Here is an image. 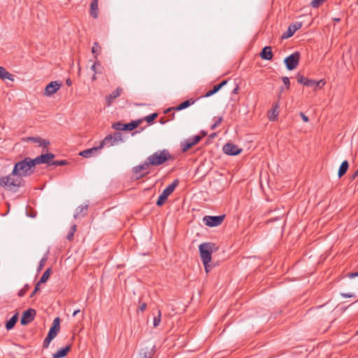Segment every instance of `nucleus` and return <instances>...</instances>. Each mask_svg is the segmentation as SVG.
Masks as SVG:
<instances>
[{"instance_id":"3","label":"nucleus","mask_w":358,"mask_h":358,"mask_svg":"<svg viewBox=\"0 0 358 358\" xmlns=\"http://www.w3.org/2000/svg\"><path fill=\"white\" fill-rule=\"evenodd\" d=\"M147 158L149 164L157 166L163 164L166 161L171 159L172 156L168 150L164 149L163 150H158L154 152Z\"/></svg>"},{"instance_id":"18","label":"nucleus","mask_w":358,"mask_h":358,"mask_svg":"<svg viewBox=\"0 0 358 358\" xmlns=\"http://www.w3.org/2000/svg\"><path fill=\"white\" fill-rule=\"evenodd\" d=\"M223 151L227 155H237L240 154L242 149L233 143H227L223 146Z\"/></svg>"},{"instance_id":"49","label":"nucleus","mask_w":358,"mask_h":358,"mask_svg":"<svg viewBox=\"0 0 358 358\" xmlns=\"http://www.w3.org/2000/svg\"><path fill=\"white\" fill-rule=\"evenodd\" d=\"M282 80L283 83L286 86V88L288 90L290 86V82H289V78L285 76V77H282Z\"/></svg>"},{"instance_id":"43","label":"nucleus","mask_w":358,"mask_h":358,"mask_svg":"<svg viewBox=\"0 0 358 358\" xmlns=\"http://www.w3.org/2000/svg\"><path fill=\"white\" fill-rule=\"evenodd\" d=\"M54 339L53 337L52 336H50L49 335H47V336L45 337V338L44 339V341H43V347L44 348H48L49 345H50V343Z\"/></svg>"},{"instance_id":"48","label":"nucleus","mask_w":358,"mask_h":358,"mask_svg":"<svg viewBox=\"0 0 358 358\" xmlns=\"http://www.w3.org/2000/svg\"><path fill=\"white\" fill-rule=\"evenodd\" d=\"M326 82L324 80H320L319 81H315V87H319V88H322L324 85H325Z\"/></svg>"},{"instance_id":"8","label":"nucleus","mask_w":358,"mask_h":358,"mask_svg":"<svg viewBox=\"0 0 358 358\" xmlns=\"http://www.w3.org/2000/svg\"><path fill=\"white\" fill-rule=\"evenodd\" d=\"M300 60L299 52H294L289 56L287 57L285 60V64L289 71H292L297 67Z\"/></svg>"},{"instance_id":"56","label":"nucleus","mask_w":358,"mask_h":358,"mask_svg":"<svg viewBox=\"0 0 358 358\" xmlns=\"http://www.w3.org/2000/svg\"><path fill=\"white\" fill-rule=\"evenodd\" d=\"M26 289H21L19 292H18V296L22 297L23 296L25 293H26Z\"/></svg>"},{"instance_id":"7","label":"nucleus","mask_w":358,"mask_h":358,"mask_svg":"<svg viewBox=\"0 0 358 358\" xmlns=\"http://www.w3.org/2000/svg\"><path fill=\"white\" fill-rule=\"evenodd\" d=\"M346 276L348 279L344 282V285L350 290H358V271L348 273Z\"/></svg>"},{"instance_id":"11","label":"nucleus","mask_w":358,"mask_h":358,"mask_svg":"<svg viewBox=\"0 0 358 358\" xmlns=\"http://www.w3.org/2000/svg\"><path fill=\"white\" fill-rule=\"evenodd\" d=\"M155 346L153 344L144 346L141 348L134 358H152L155 353Z\"/></svg>"},{"instance_id":"41","label":"nucleus","mask_w":358,"mask_h":358,"mask_svg":"<svg viewBox=\"0 0 358 358\" xmlns=\"http://www.w3.org/2000/svg\"><path fill=\"white\" fill-rule=\"evenodd\" d=\"M220 90L217 88V85H214L213 89L209 90L208 92H207L206 93L205 95L202 96L201 97H209L212 95H213L214 94L217 93Z\"/></svg>"},{"instance_id":"28","label":"nucleus","mask_w":358,"mask_h":358,"mask_svg":"<svg viewBox=\"0 0 358 358\" xmlns=\"http://www.w3.org/2000/svg\"><path fill=\"white\" fill-rule=\"evenodd\" d=\"M70 348H71V346L70 345H67V346H66L64 348H62L59 349L57 352L53 354V355H52L53 358H62V357H64L67 355L69 351L70 350Z\"/></svg>"},{"instance_id":"42","label":"nucleus","mask_w":358,"mask_h":358,"mask_svg":"<svg viewBox=\"0 0 358 358\" xmlns=\"http://www.w3.org/2000/svg\"><path fill=\"white\" fill-rule=\"evenodd\" d=\"M324 1L325 0H313L310 2V6L314 8H317L320 7L324 2Z\"/></svg>"},{"instance_id":"26","label":"nucleus","mask_w":358,"mask_h":358,"mask_svg":"<svg viewBox=\"0 0 358 358\" xmlns=\"http://www.w3.org/2000/svg\"><path fill=\"white\" fill-rule=\"evenodd\" d=\"M273 52L271 47L270 46H266L264 47L262 52H260V57L263 59L266 60H271L273 58Z\"/></svg>"},{"instance_id":"5","label":"nucleus","mask_w":358,"mask_h":358,"mask_svg":"<svg viewBox=\"0 0 358 358\" xmlns=\"http://www.w3.org/2000/svg\"><path fill=\"white\" fill-rule=\"evenodd\" d=\"M179 184V180L178 179L174 180L172 183L169 185L162 192V193L159 195L157 201V206H163L166 200L167 199L168 196L171 195L173 192L175 190L176 187Z\"/></svg>"},{"instance_id":"31","label":"nucleus","mask_w":358,"mask_h":358,"mask_svg":"<svg viewBox=\"0 0 358 358\" xmlns=\"http://www.w3.org/2000/svg\"><path fill=\"white\" fill-rule=\"evenodd\" d=\"M0 79L13 80V76L6 70L3 66H0Z\"/></svg>"},{"instance_id":"9","label":"nucleus","mask_w":358,"mask_h":358,"mask_svg":"<svg viewBox=\"0 0 358 358\" xmlns=\"http://www.w3.org/2000/svg\"><path fill=\"white\" fill-rule=\"evenodd\" d=\"M148 162V159L146 158V160L143 164L133 167V173L136 175L139 174L137 176L138 179L141 178L149 173V169L152 165L149 164Z\"/></svg>"},{"instance_id":"29","label":"nucleus","mask_w":358,"mask_h":358,"mask_svg":"<svg viewBox=\"0 0 358 358\" xmlns=\"http://www.w3.org/2000/svg\"><path fill=\"white\" fill-rule=\"evenodd\" d=\"M98 0H92L90 3V15L94 17H98Z\"/></svg>"},{"instance_id":"38","label":"nucleus","mask_w":358,"mask_h":358,"mask_svg":"<svg viewBox=\"0 0 358 358\" xmlns=\"http://www.w3.org/2000/svg\"><path fill=\"white\" fill-rule=\"evenodd\" d=\"M158 116V114L157 113H152L149 115H147L144 118H143V121L145 120L148 123L152 124L155 119Z\"/></svg>"},{"instance_id":"17","label":"nucleus","mask_w":358,"mask_h":358,"mask_svg":"<svg viewBox=\"0 0 358 358\" xmlns=\"http://www.w3.org/2000/svg\"><path fill=\"white\" fill-rule=\"evenodd\" d=\"M62 84L58 81L50 82L45 88L44 94L47 96H50L56 93L60 88Z\"/></svg>"},{"instance_id":"25","label":"nucleus","mask_w":358,"mask_h":358,"mask_svg":"<svg viewBox=\"0 0 358 358\" xmlns=\"http://www.w3.org/2000/svg\"><path fill=\"white\" fill-rule=\"evenodd\" d=\"M24 141H31L38 143L39 146L47 148L50 144L49 141L41 138V137H27L24 139Z\"/></svg>"},{"instance_id":"64","label":"nucleus","mask_w":358,"mask_h":358,"mask_svg":"<svg viewBox=\"0 0 358 358\" xmlns=\"http://www.w3.org/2000/svg\"><path fill=\"white\" fill-rule=\"evenodd\" d=\"M334 20L336 21V22H339L340 21V18H334Z\"/></svg>"},{"instance_id":"51","label":"nucleus","mask_w":358,"mask_h":358,"mask_svg":"<svg viewBox=\"0 0 358 358\" xmlns=\"http://www.w3.org/2000/svg\"><path fill=\"white\" fill-rule=\"evenodd\" d=\"M40 285L41 283H39L38 282L36 283L34 291L30 295V297H33L35 295V294L40 289Z\"/></svg>"},{"instance_id":"32","label":"nucleus","mask_w":358,"mask_h":358,"mask_svg":"<svg viewBox=\"0 0 358 358\" xmlns=\"http://www.w3.org/2000/svg\"><path fill=\"white\" fill-rule=\"evenodd\" d=\"M349 167V164L347 160L343 161L338 169V176L339 178H341L343 175L345 174Z\"/></svg>"},{"instance_id":"21","label":"nucleus","mask_w":358,"mask_h":358,"mask_svg":"<svg viewBox=\"0 0 358 358\" xmlns=\"http://www.w3.org/2000/svg\"><path fill=\"white\" fill-rule=\"evenodd\" d=\"M88 208H89L88 203L78 206L76 209L75 213L73 215V217L75 219H77L79 217H85L87 214Z\"/></svg>"},{"instance_id":"35","label":"nucleus","mask_w":358,"mask_h":358,"mask_svg":"<svg viewBox=\"0 0 358 358\" xmlns=\"http://www.w3.org/2000/svg\"><path fill=\"white\" fill-rule=\"evenodd\" d=\"M51 269L49 268H48L44 273L42 275L40 280L38 281L39 283H45L49 278L50 274Z\"/></svg>"},{"instance_id":"55","label":"nucleus","mask_w":358,"mask_h":358,"mask_svg":"<svg viewBox=\"0 0 358 358\" xmlns=\"http://www.w3.org/2000/svg\"><path fill=\"white\" fill-rule=\"evenodd\" d=\"M300 116L301 117L302 120H303V122H308L309 119L308 117L302 112L300 113Z\"/></svg>"},{"instance_id":"37","label":"nucleus","mask_w":358,"mask_h":358,"mask_svg":"<svg viewBox=\"0 0 358 358\" xmlns=\"http://www.w3.org/2000/svg\"><path fill=\"white\" fill-rule=\"evenodd\" d=\"M76 230H77V225L76 224H73L71 226V227L70 228L69 231L68 233V235L66 236V238L69 241H71L73 239L74 234L76 231Z\"/></svg>"},{"instance_id":"57","label":"nucleus","mask_w":358,"mask_h":358,"mask_svg":"<svg viewBox=\"0 0 358 358\" xmlns=\"http://www.w3.org/2000/svg\"><path fill=\"white\" fill-rule=\"evenodd\" d=\"M358 176V169L354 173V174L352 176V179L354 180Z\"/></svg>"},{"instance_id":"34","label":"nucleus","mask_w":358,"mask_h":358,"mask_svg":"<svg viewBox=\"0 0 358 358\" xmlns=\"http://www.w3.org/2000/svg\"><path fill=\"white\" fill-rule=\"evenodd\" d=\"M27 159L33 169H34L36 165L41 164L40 156H38L34 159H31L27 157Z\"/></svg>"},{"instance_id":"10","label":"nucleus","mask_w":358,"mask_h":358,"mask_svg":"<svg viewBox=\"0 0 358 358\" xmlns=\"http://www.w3.org/2000/svg\"><path fill=\"white\" fill-rule=\"evenodd\" d=\"M224 215L218 216L206 215L203 217V221L207 226L213 227L220 225L224 221Z\"/></svg>"},{"instance_id":"22","label":"nucleus","mask_w":358,"mask_h":358,"mask_svg":"<svg viewBox=\"0 0 358 358\" xmlns=\"http://www.w3.org/2000/svg\"><path fill=\"white\" fill-rule=\"evenodd\" d=\"M297 82L307 87H314L315 84V80L309 79L300 73L297 75Z\"/></svg>"},{"instance_id":"53","label":"nucleus","mask_w":358,"mask_h":358,"mask_svg":"<svg viewBox=\"0 0 358 358\" xmlns=\"http://www.w3.org/2000/svg\"><path fill=\"white\" fill-rule=\"evenodd\" d=\"M203 266L206 273H209L212 269V265L210 264V262H207L206 264H203Z\"/></svg>"},{"instance_id":"45","label":"nucleus","mask_w":358,"mask_h":358,"mask_svg":"<svg viewBox=\"0 0 358 358\" xmlns=\"http://www.w3.org/2000/svg\"><path fill=\"white\" fill-rule=\"evenodd\" d=\"M68 162L66 160H57L52 162L50 165H54V166H64L67 164Z\"/></svg>"},{"instance_id":"15","label":"nucleus","mask_w":358,"mask_h":358,"mask_svg":"<svg viewBox=\"0 0 358 358\" xmlns=\"http://www.w3.org/2000/svg\"><path fill=\"white\" fill-rule=\"evenodd\" d=\"M301 27H302L301 22H295L291 24L288 27L287 30L282 34L281 38L287 39V38L292 36L297 30H299L301 28Z\"/></svg>"},{"instance_id":"2","label":"nucleus","mask_w":358,"mask_h":358,"mask_svg":"<svg viewBox=\"0 0 358 358\" xmlns=\"http://www.w3.org/2000/svg\"><path fill=\"white\" fill-rule=\"evenodd\" d=\"M199 250L200 257L203 264L210 262L212 254L217 250V247L215 243L210 242L203 243L199 245Z\"/></svg>"},{"instance_id":"13","label":"nucleus","mask_w":358,"mask_h":358,"mask_svg":"<svg viewBox=\"0 0 358 358\" xmlns=\"http://www.w3.org/2000/svg\"><path fill=\"white\" fill-rule=\"evenodd\" d=\"M201 139V137L199 135L194 136L193 137L189 138L183 142H181L180 147L183 152H187L192 146L198 143Z\"/></svg>"},{"instance_id":"12","label":"nucleus","mask_w":358,"mask_h":358,"mask_svg":"<svg viewBox=\"0 0 358 358\" xmlns=\"http://www.w3.org/2000/svg\"><path fill=\"white\" fill-rule=\"evenodd\" d=\"M155 346L153 344L144 346L141 348L134 358H152L155 353Z\"/></svg>"},{"instance_id":"4","label":"nucleus","mask_w":358,"mask_h":358,"mask_svg":"<svg viewBox=\"0 0 358 358\" xmlns=\"http://www.w3.org/2000/svg\"><path fill=\"white\" fill-rule=\"evenodd\" d=\"M13 170L14 173H17L22 178V177L31 176L34 171V169L31 168L27 157H25L15 163Z\"/></svg>"},{"instance_id":"24","label":"nucleus","mask_w":358,"mask_h":358,"mask_svg":"<svg viewBox=\"0 0 358 358\" xmlns=\"http://www.w3.org/2000/svg\"><path fill=\"white\" fill-rule=\"evenodd\" d=\"M122 91V89L119 87L115 90H114L111 94H110L108 96H106V101L107 102L108 106H110L112 103L114 101V100L120 95Z\"/></svg>"},{"instance_id":"20","label":"nucleus","mask_w":358,"mask_h":358,"mask_svg":"<svg viewBox=\"0 0 358 358\" xmlns=\"http://www.w3.org/2000/svg\"><path fill=\"white\" fill-rule=\"evenodd\" d=\"M60 330V319L57 317L54 319L52 325L50 327L48 335L53 337L54 338L57 336Z\"/></svg>"},{"instance_id":"40","label":"nucleus","mask_w":358,"mask_h":358,"mask_svg":"<svg viewBox=\"0 0 358 358\" xmlns=\"http://www.w3.org/2000/svg\"><path fill=\"white\" fill-rule=\"evenodd\" d=\"M124 125L125 124L122 123L121 122H117L112 124V128L117 131H124Z\"/></svg>"},{"instance_id":"14","label":"nucleus","mask_w":358,"mask_h":358,"mask_svg":"<svg viewBox=\"0 0 358 358\" xmlns=\"http://www.w3.org/2000/svg\"><path fill=\"white\" fill-rule=\"evenodd\" d=\"M36 315V311L34 309L29 308L26 310L21 317L20 323L22 325H27L31 322Z\"/></svg>"},{"instance_id":"50","label":"nucleus","mask_w":358,"mask_h":358,"mask_svg":"<svg viewBox=\"0 0 358 358\" xmlns=\"http://www.w3.org/2000/svg\"><path fill=\"white\" fill-rule=\"evenodd\" d=\"M341 295L343 298H352L355 297V295L352 292H347V293H341Z\"/></svg>"},{"instance_id":"58","label":"nucleus","mask_w":358,"mask_h":358,"mask_svg":"<svg viewBox=\"0 0 358 358\" xmlns=\"http://www.w3.org/2000/svg\"><path fill=\"white\" fill-rule=\"evenodd\" d=\"M66 84L68 86H71V85H72L71 80L70 78L66 79Z\"/></svg>"},{"instance_id":"61","label":"nucleus","mask_w":358,"mask_h":358,"mask_svg":"<svg viewBox=\"0 0 358 358\" xmlns=\"http://www.w3.org/2000/svg\"><path fill=\"white\" fill-rule=\"evenodd\" d=\"M160 123L161 124H164L166 121L164 120L163 118H161L160 120H159Z\"/></svg>"},{"instance_id":"52","label":"nucleus","mask_w":358,"mask_h":358,"mask_svg":"<svg viewBox=\"0 0 358 358\" xmlns=\"http://www.w3.org/2000/svg\"><path fill=\"white\" fill-rule=\"evenodd\" d=\"M101 66V64H100V62H95L94 63V64L92 66L91 69H92V70L95 73H98V71H97V70H96V67H97V66Z\"/></svg>"},{"instance_id":"16","label":"nucleus","mask_w":358,"mask_h":358,"mask_svg":"<svg viewBox=\"0 0 358 358\" xmlns=\"http://www.w3.org/2000/svg\"><path fill=\"white\" fill-rule=\"evenodd\" d=\"M280 94L278 95V99L273 103L271 109L268 111V117L271 121H275L278 119L279 115L278 109L280 106Z\"/></svg>"},{"instance_id":"54","label":"nucleus","mask_w":358,"mask_h":358,"mask_svg":"<svg viewBox=\"0 0 358 358\" xmlns=\"http://www.w3.org/2000/svg\"><path fill=\"white\" fill-rule=\"evenodd\" d=\"M227 83V80H222L220 83L219 84H217V87L219 90H220L223 86H224Z\"/></svg>"},{"instance_id":"47","label":"nucleus","mask_w":358,"mask_h":358,"mask_svg":"<svg viewBox=\"0 0 358 358\" xmlns=\"http://www.w3.org/2000/svg\"><path fill=\"white\" fill-rule=\"evenodd\" d=\"M222 121V117H219L215 120V123L211 126V129H215L217 127H218Z\"/></svg>"},{"instance_id":"33","label":"nucleus","mask_w":358,"mask_h":358,"mask_svg":"<svg viewBox=\"0 0 358 358\" xmlns=\"http://www.w3.org/2000/svg\"><path fill=\"white\" fill-rule=\"evenodd\" d=\"M55 155L50 152L40 155L41 164H48V165L50 164L49 160L53 159Z\"/></svg>"},{"instance_id":"44","label":"nucleus","mask_w":358,"mask_h":358,"mask_svg":"<svg viewBox=\"0 0 358 358\" xmlns=\"http://www.w3.org/2000/svg\"><path fill=\"white\" fill-rule=\"evenodd\" d=\"M47 259H48L47 256L43 257L41 259V261L39 262V264H38V268H37L38 272L41 271L43 269V266L45 265V263L47 261Z\"/></svg>"},{"instance_id":"19","label":"nucleus","mask_w":358,"mask_h":358,"mask_svg":"<svg viewBox=\"0 0 358 358\" xmlns=\"http://www.w3.org/2000/svg\"><path fill=\"white\" fill-rule=\"evenodd\" d=\"M195 101H196V100H194L193 99H189L188 100L183 101L182 103H181L176 107H171V108H167L164 111V113H169V112H171L172 110L177 111V110H181L185 109L187 107L190 106L191 105L194 104L195 103Z\"/></svg>"},{"instance_id":"23","label":"nucleus","mask_w":358,"mask_h":358,"mask_svg":"<svg viewBox=\"0 0 358 358\" xmlns=\"http://www.w3.org/2000/svg\"><path fill=\"white\" fill-rule=\"evenodd\" d=\"M101 148H100V145H99L97 147H94V148H92L90 149L83 150L80 152L79 155L83 157L89 158V157H91L95 155L97 153L98 150H99Z\"/></svg>"},{"instance_id":"59","label":"nucleus","mask_w":358,"mask_h":358,"mask_svg":"<svg viewBox=\"0 0 358 358\" xmlns=\"http://www.w3.org/2000/svg\"><path fill=\"white\" fill-rule=\"evenodd\" d=\"M238 90H239V87H238V86L237 85V86H236V87L233 90L232 93H233V94H237V93H238Z\"/></svg>"},{"instance_id":"30","label":"nucleus","mask_w":358,"mask_h":358,"mask_svg":"<svg viewBox=\"0 0 358 358\" xmlns=\"http://www.w3.org/2000/svg\"><path fill=\"white\" fill-rule=\"evenodd\" d=\"M18 320V313H16L6 323V329L7 330L12 329Z\"/></svg>"},{"instance_id":"6","label":"nucleus","mask_w":358,"mask_h":358,"mask_svg":"<svg viewBox=\"0 0 358 358\" xmlns=\"http://www.w3.org/2000/svg\"><path fill=\"white\" fill-rule=\"evenodd\" d=\"M124 141L122 134L116 132L114 134H108L100 143V148L103 146H113Z\"/></svg>"},{"instance_id":"63","label":"nucleus","mask_w":358,"mask_h":358,"mask_svg":"<svg viewBox=\"0 0 358 358\" xmlns=\"http://www.w3.org/2000/svg\"><path fill=\"white\" fill-rule=\"evenodd\" d=\"M28 288H29V286L27 285H26L23 289H25L27 291L28 289Z\"/></svg>"},{"instance_id":"1","label":"nucleus","mask_w":358,"mask_h":358,"mask_svg":"<svg viewBox=\"0 0 358 358\" xmlns=\"http://www.w3.org/2000/svg\"><path fill=\"white\" fill-rule=\"evenodd\" d=\"M23 179L17 173H15L13 169L8 176L0 178V186L13 192H16L23 185Z\"/></svg>"},{"instance_id":"27","label":"nucleus","mask_w":358,"mask_h":358,"mask_svg":"<svg viewBox=\"0 0 358 358\" xmlns=\"http://www.w3.org/2000/svg\"><path fill=\"white\" fill-rule=\"evenodd\" d=\"M143 122L142 119H138L134 121H132L129 123L125 124L124 126V131H132L134 129L137 128L139 124Z\"/></svg>"},{"instance_id":"60","label":"nucleus","mask_w":358,"mask_h":358,"mask_svg":"<svg viewBox=\"0 0 358 358\" xmlns=\"http://www.w3.org/2000/svg\"><path fill=\"white\" fill-rule=\"evenodd\" d=\"M80 312V310L79 309L74 310L73 313V317L76 316Z\"/></svg>"},{"instance_id":"62","label":"nucleus","mask_w":358,"mask_h":358,"mask_svg":"<svg viewBox=\"0 0 358 358\" xmlns=\"http://www.w3.org/2000/svg\"><path fill=\"white\" fill-rule=\"evenodd\" d=\"M174 117H175V113H173L171 114V120L174 119Z\"/></svg>"},{"instance_id":"39","label":"nucleus","mask_w":358,"mask_h":358,"mask_svg":"<svg viewBox=\"0 0 358 358\" xmlns=\"http://www.w3.org/2000/svg\"><path fill=\"white\" fill-rule=\"evenodd\" d=\"M161 317H162V312L160 310H158L157 311V316L154 317L153 320V326L155 327H157L159 325L161 322Z\"/></svg>"},{"instance_id":"36","label":"nucleus","mask_w":358,"mask_h":358,"mask_svg":"<svg viewBox=\"0 0 358 358\" xmlns=\"http://www.w3.org/2000/svg\"><path fill=\"white\" fill-rule=\"evenodd\" d=\"M101 48L100 45L95 42L92 46V52L94 55H95V57L96 58L97 55H99L101 52Z\"/></svg>"},{"instance_id":"46","label":"nucleus","mask_w":358,"mask_h":358,"mask_svg":"<svg viewBox=\"0 0 358 358\" xmlns=\"http://www.w3.org/2000/svg\"><path fill=\"white\" fill-rule=\"evenodd\" d=\"M138 303L140 306L138 307V311L143 312L147 308V303L145 302H141V299H139Z\"/></svg>"}]
</instances>
